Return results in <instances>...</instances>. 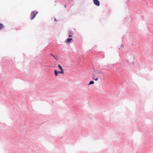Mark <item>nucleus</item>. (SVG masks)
Listing matches in <instances>:
<instances>
[{
  "instance_id": "obj_10",
  "label": "nucleus",
  "mask_w": 153,
  "mask_h": 153,
  "mask_svg": "<svg viewBox=\"0 0 153 153\" xmlns=\"http://www.w3.org/2000/svg\"><path fill=\"white\" fill-rule=\"evenodd\" d=\"M68 37H72V35H71V34H70V35H69Z\"/></svg>"
},
{
  "instance_id": "obj_8",
  "label": "nucleus",
  "mask_w": 153,
  "mask_h": 153,
  "mask_svg": "<svg viewBox=\"0 0 153 153\" xmlns=\"http://www.w3.org/2000/svg\"><path fill=\"white\" fill-rule=\"evenodd\" d=\"M54 58L56 60H57L58 59V56H53Z\"/></svg>"
},
{
  "instance_id": "obj_7",
  "label": "nucleus",
  "mask_w": 153,
  "mask_h": 153,
  "mask_svg": "<svg viewBox=\"0 0 153 153\" xmlns=\"http://www.w3.org/2000/svg\"><path fill=\"white\" fill-rule=\"evenodd\" d=\"M58 67H59V68L61 69V71H63V70L62 68V67L60 65H58Z\"/></svg>"
},
{
  "instance_id": "obj_5",
  "label": "nucleus",
  "mask_w": 153,
  "mask_h": 153,
  "mask_svg": "<svg viewBox=\"0 0 153 153\" xmlns=\"http://www.w3.org/2000/svg\"><path fill=\"white\" fill-rule=\"evenodd\" d=\"M54 74L55 76H57L58 75V72L56 70H55L54 71Z\"/></svg>"
},
{
  "instance_id": "obj_1",
  "label": "nucleus",
  "mask_w": 153,
  "mask_h": 153,
  "mask_svg": "<svg viewBox=\"0 0 153 153\" xmlns=\"http://www.w3.org/2000/svg\"><path fill=\"white\" fill-rule=\"evenodd\" d=\"M38 12L36 11H32L30 14V19L31 20L33 19L38 13Z\"/></svg>"
},
{
  "instance_id": "obj_4",
  "label": "nucleus",
  "mask_w": 153,
  "mask_h": 153,
  "mask_svg": "<svg viewBox=\"0 0 153 153\" xmlns=\"http://www.w3.org/2000/svg\"><path fill=\"white\" fill-rule=\"evenodd\" d=\"M4 27V25L0 23V30H2V29H3Z\"/></svg>"
},
{
  "instance_id": "obj_6",
  "label": "nucleus",
  "mask_w": 153,
  "mask_h": 153,
  "mask_svg": "<svg viewBox=\"0 0 153 153\" xmlns=\"http://www.w3.org/2000/svg\"><path fill=\"white\" fill-rule=\"evenodd\" d=\"M94 81H91L88 84V85H90L91 84H94Z\"/></svg>"
},
{
  "instance_id": "obj_3",
  "label": "nucleus",
  "mask_w": 153,
  "mask_h": 153,
  "mask_svg": "<svg viewBox=\"0 0 153 153\" xmlns=\"http://www.w3.org/2000/svg\"><path fill=\"white\" fill-rule=\"evenodd\" d=\"M94 3L97 6H99L100 5V2L99 1H93Z\"/></svg>"
},
{
  "instance_id": "obj_2",
  "label": "nucleus",
  "mask_w": 153,
  "mask_h": 153,
  "mask_svg": "<svg viewBox=\"0 0 153 153\" xmlns=\"http://www.w3.org/2000/svg\"><path fill=\"white\" fill-rule=\"evenodd\" d=\"M72 40V38H68L65 40V42L66 43H70Z\"/></svg>"
},
{
  "instance_id": "obj_9",
  "label": "nucleus",
  "mask_w": 153,
  "mask_h": 153,
  "mask_svg": "<svg viewBox=\"0 0 153 153\" xmlns=\"http://www.w3.org/2000/svg\"><path fill=\"white\" fill-rule=\"evenodd\" d=\"M58 73L61 74H63L64 73V71H59Z\"/></svg>"
},
{
  "instance_id": "obj_13",
  "label": "nucleus",
  "mask_w": 153,
  "mask_h": 153,
  "mask_svg": "<svg viewBox=\"0 0 153 153\" xmlns=\"http://www.w3.org/2000/svg\"><path fill=\"white\" fill-rule=\"evenodd\" d=\"M69 33H70V34H72V33H71V32H69Z\"/></svg>"
},
{
  "instance_id": "obj_14",
  "label": "nucleus",
  "mask_w": 153,
  "mask_h": 153,
  "mask_svg": "<svg viewBox=\"0 0 153 153\" xmlns=\"http://www.w3.org/2000/svg\"><path fill=\"white\" fill-rule=\"evenodd\" d=\"M54 20H55V21H56V19H55Z\"/></svg>"
},
{
  "instance_id": "obj_11",
  "label": "nucleus",
  "mask_w": 153,
  "mask_h": 153,
  "mask_svg": "<svg viewBox=\"0 0 153 153\" xmlns=\"http://www.w3.org/2000/svg\"><path fill=\"white\" fill-rule=\"evenodd\" d=\"M97 79H98V78H96L95 79V81H97Z\"/></svg>"
},
{
  "instance_id": "obj_12",
  "label": "nucleus",
  "mask_w": 153,
  "mask_h": 153,
  "mask_svg": "<svg viewBox=\"0 0 153 153\" xmlns=\"http://www.w3.org/2000/svg\"><path fill=\"white\" fill-rule=\"evenodd\" d=\"M50 55H51V56H54L53 54H50Z\"/></svg>"
}]
</instances>
